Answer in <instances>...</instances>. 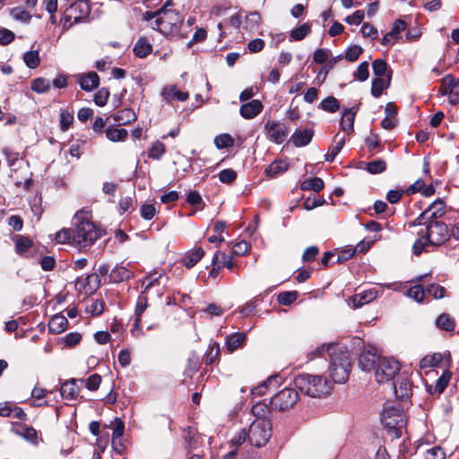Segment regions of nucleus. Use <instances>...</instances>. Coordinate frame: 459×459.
<instances>
[{
  "mask_svg": "<svg viewBox=\"0 0 459 459\" xmlns=\"http://www.w3.org/2000/svg\"><path fill=\"white\" fill-rule=\"evenodd\" d=\"M325 354L329 357L327 371L333 382L337 384L345 383L349 378L351 371L347 347L337 343L322 344L311 352V355L314 357H322Z\"/></svg>",
  "mask_w": 459,
  "mask_h": 459,
  "instance_id": "obj_1",
  "label": "nucleus"
},
{
  "mask_svg": "<svg viewBox=\"0 0 459 459\" xmlns=\"http://www.w3.org/2000/svg\"><path fill=\"white\" fill-rule=\"evenodd\" d=\"M143 20L152 22V28L168 38L179 39L185 37L181 32L183 19L179 13L173 9L161 7L156 12H146L143 14Z\"/></svg>",
  "mask_w": 459,
  "mask_h": 459,
  "instance_id": "obj_2",
  "label": "nucleus"
},
{
  "mask_svg": "<svg viewBox=\"0 0 459 459\" xmlns=\"http://www.w3.org/2000/svg\"><path fill=\"white\" fill-rule=\"evenodd\" d=\"M426 222V229L418 232V238L412 246L413 254L416 255L427 251L428 247L441 246L450 238V230L446 223L438 221Z\"/></svg>",
  "mask_w": 459,
  "mask_h": 459,
  "instance_id": "obj_3",
  "label": "nucleus"
},
{
  "mask_svg": "<svg viewBox=\"0 0 459 459\" xmlns=\"http://www.w3.org/2000/svg\"><path fill=\"white\" fill-rule=\"evenodd\" d=\"M73 244L86 248L101 236L100 230L91 221L88 212L81 210L73 218Z\"/></svg>",
  "mask_w": 459,
  "mask_h": 459,
  "instance_id": "obj_4",
  "label": "nucleus"
},
{
  "mask_svg": "<svg viewBox=\"0 0 459 459\" xmlns=\"http://www.w3.org/2000/svg\"><path fill=\"white\" fill-rule=\"evenodd\" d=\"M294 384L301 393L315 398L329 394L333 388V383L320 375H299L295 377Z\"/></svg>",
  "mask_w": 459,
  "mask_h": 459,
  "instance_id": "obj_5",
  "label": "nucleus"
},
{
  "mask_svg": "<svg viewBox=\"0 0 459 459\" xmlns=\"http://www.w3.org/2000/svg\"><path fill=\"white\" fill-rule=\"evenodd\" d=\"M381 422L391 435L398 438L401 437L407 420L403 410L394 406H385L381 413Z\"/></svg>",
  "mask_w": 459,
  "mask_h": 459,
  "instance_id": "obj_6",
  "label": "nucleus"
},
{
  "mask_svg": "<svg viewBox=\"0 0 459 459\" xmlns=\"http://www.w3.org/2000/svg\"><path fill=\"white\" fill-rule=\"evenodd\" d=\"M248 441L251 445L261 447L272 436V423L268 419H255L248 429Z\"/></svg>",
  "mask_w": 459,
  "mask_h": 459,
  "instance_id": "obj_7",
  "label": "nucleus"
},
{
  "mask_svg": "<svg viewBox=\"0 0 459 459\" xmlns=\"http://www.w3.org/2000/svg\"><path fill=\"white\" fill-rule=\"evenodd\" d=\"M299 398L295 388H284L274 394L271 401V409L285 411L292 409Z\"/></svg>",
  "mask_w": 459,
  "mask_h": 459,
  "instance_id": "obj_8",
  "label": "nucleus"
},
{
  "mask_svg": "<svg viewBox=\"0 0 459 459\" xmlns=\"http://www.w3.org/2000/svg\"><path fill=\"white\" fill-rule=\"evenodd\" d=\"M400 363L394 358L382 357L375 369V378L379 384L388 382L400 371Z\"/></svg>",
  "mask_w": 459,
  "mask_h": 459,
  "instance_id": "obj_9",
  "label": "nucleus"
},
{
  "mask_svg": "<svg viewBox=\"0 0 459 459\" xmlns=\"http://www.w3.org/2000/svg\"><path fill=\"white\" fill-rule=\"evenodd\" d=\"M381 358V352L377 347L371 344L365 345L359 358V367L367 372L375 370Z\"/></svg>",
  "mask_w": 459,
  "mask_h": 459,
  "instance_id": "obj_10",
  "label": "nucleus"
},
{
  "mask_svg": "<svg viewBox=\"0 0 459 459\" xmlns=\"http://www.w3.org/2000/svg\"><path fill=\"white\" fill-rule=\"evenodd\" d=\"M439 92L442 95L448 96L449 102L452 105H455L459 102V84L455 83V78L451 74L446 75L441 80Z\"/></svg>",
  "mask_w": 459,
  "mask_h": 459,
  "instance_id": "obj_11",
  "label": "nucleus"
},
{
  "mask_svg": "<svg viewBox=\"0 0 459 459\" xmlns=\"http://www.w3.org/2000/svg\"><path fill=\"white\" fill-rule=\"evenodd\" d=\"M67 18H74V23L86 19L91 13V5L88 0H80L71 4L68 9Z\"/></svg>",
  "mask_w": 459,
  "mask_h": 459,
  "instance_id": "obj_12",
  "label": "nucleus"
},
{
  "mask_svg": "<svg viewBox=\"0 0 459 459\" xmlns=\"http://www.w3.org/2000/svg\"><path fill=\"white\" fill-rule=\"evenodd\" d=\"M268 137L276 143H281L287 137V128L284 125L276 122H268L265 126Z\"/></svg>",
  "mask_w": 459,
  "mask_h": 459,
  "instance_id": "obj_13",
  "label": "nucleus"
},
{
  "mask_svg": "<svg viewBox=\"0 0 459 459\" xmlns=\"http://www.w3.org/2000/svg\"><path fill=\"white\" fill-rule=\"evenodd\" d=\"M264 108L262 102L258 100H253L240 106L239 113L245 119H252L259 115Z\"/></svg>",
  "mask_w": 459,
  "mask_h": 459,
  "instance_id": "obj_14",
  "label": "nucleus"
},
{
  "mask_svg": "<svg viewBox=\"0 0 459 459\" xmlns=\"http://www.w3.org/2000/svg\"><path fill=\"white\" fill-rule=\"evenodd\" d=\"M412 384L406 376H400L394 385V390L397 398L407 399L411 395Z\"/></svg>",
  "mask_w": 459,
  "mask_h": 459,
  "instance_id": "obj_15",
  "label": "nucleus"
},
{
  "mask_svg": "<svg viewBox=\"0 0 459 459\" xmlns=\"http://www.w3.org/2000/svg\"><path fill=\"white\" fill-rule=\"evenodd\" d=\"M12 431L30 442H36L37 431L32 427L16 422L12 424Z\"/></svg>",
  "mask_w": 459,
  "mask_h": 459,
  "instance_id": "obj_16",
  "label": "nucleus"
},
{
  "mask_svg": "<svg viewBox=\"0 0 459 459\" xmlns=\"http://www.w3.org/2000/svg\"><path fill=\"white\" fill-rule=\"evenodd\" d=\"M376 298L377 291L375 290H368L352 296L350 299V304L351 303L354 308H358L364 304L371 302Z\"/></svg>",
  "mask_w": 459,
  "mask_h": 459,
  "instance_id": "obj_17",
  "label": "nucleus"
},
{
  "mask_svg": "<svg viewBox=\"0 0 459 459\" xmlns=\"http://www.w3.org/2000/svg\"><path fill=\"white\" fill-rule=\"evenodd\" d=\"M78 82L82 90L91 91L99 86L100 78L95 72H91L86 74L80 75Z\"/></svg>",
  "mask_w": 459,
  "mask_h": 459,
  "instance_id": "obj_18",
  "label": "nucleus"
},
{
  "mask_svg": "<svg viewBox=\"0 0 459 459\" xmlns=\"http://www.w3.org/2000/svg\"><path fill=\"white\" fill-rule=\"evenodd\" d=\"M79 392L80 388L78 387L77 380L75 379L65 382L60 388L62 397L70 401L75 400L79 395Z\"/></svg>",
  "mask_w": 459,
  "mask_h": 459,
  "instance_id": "obj_19",
  "label": "nucleus"
},
{
  "mask_svg": "<svg viewBox=\"0 0 459 459\" xmlns=\"http://www.w3.org/2000/svg\"><path fill=\"white\" fill-rule=\"evenodd\" d=\"M357 111L358 108L354 107L348 109H344L342 112L340 126L341 128L347 134H351L353 132V124Z\"/></svg>",
  "mask_w": 459,
  "mask_h": 459,
  "instance_id": "obj_20",
  "label": "nucleus"
},
{
  "mask_svg": "<svg viewBox=\"0 0 459 459\" xmlns=\"http://www.w3.org/2000/svg\"><path fill=\"white\" fill-rule=\"evenodd\" d=\"M313 137V130L311 129H299L294 132L291 136V141L297 147L307 145Z\"/></svg>",
  "mask_w": 459,
  "mask_h": 459,
  "instance_id": "obj_21",
  "label": "nucleus"
},
{
  "mask_svg": "<svg viewBox=\"0 0 459 459\" xmlns=\"http://www.w3.org/2000/svg\"><path fill=\"white\" fill-rule=\"evenodd\" d=\"M68 320L63 315L53 316L48 323V330L52 333H61L66 330Z\"/></svg>",
  "mask_w": 459,
  "mask_h": 459,
  "instance_id": "obj_22",
  "label": "nucleus"
},
{
  "mask_svg": "<svg viewBox=\"0 0 459 459\" xmlns=\"http://www.w3.org/2000/svg\"><path fill=\"white\" fill-rule=\"evenodd\" d=\"M247 335L244 333H235L227 337L225 342L226 349L232 352L242 347L246 342Z\"/></svg>",
  "mask_w": 459,
  "mask_h": 459,
  "instance_id": "obj_23",
  "label": "nucleus"
},
{
  "mask_svg": "<svg viewBox=\"0 0 459 459\" xmlns=\"http://www.w3.org/2000/svg\"><path fill=\"white\" fill-rule=\"evenodd\" d=\"M428 219L436 221V219L442 217L446 212V204L444 201L438 199L433 202L428 209L425 210Z\"/></svg>",
  "mask_w": 459,
  "mask_h": 459,
  "instance_id": "obj_24",
  "label": "nucleus"
},
{
  "mask_svg": "<svg viewBox=\"0 0 459 459\" xmlns=\"http://www.w3.org/2000/svg\"><path fill=\"white\" fill-rule=\"evenodd\" d=\"M162 96L167 101H172L175 99L185 101L189 97L186 91H178L174 85L165 87L162 91Z\"/></svg>",
  "mask_w": 459,
  "mask_h": 459,
  "instance_id": "obj_25",
  "label": "nucleus"
},
{
  "mask_svg": "<svg viewBox=\"0 0 459 459\" xmlns=\"http://www.w3.org/2000/svg\"><path fill=\"white\" fill-rule=\"evenodd\" d=\"M391 74H387L386 78H377L372 81L371 94L375 98L382 95L383 91L390 86Z\"/></svg>",
  "mask_w": 459,
  "mask_h": 459,
  "instance_id": "obj_26",
  "label": "nucleus"
},
{
  "mask_svg": "<svg viewBox=\"0 0 459 459\" xmlns=\"http://www.w3.org/2000/svg\"><path fill=\"white\" fill-rule=\"evenodd\" d=\"M15 251L19 255L26 256L33 242L28 237L18 235L14 238Z\"/></svg>",
  "mask_w": 459,
  "mask_h": 459,
  "instance_id": "obj_27",
  "label": "nucleus"
},
{
  "mask_svg": "<svg viewBox=\"0 0 459 459\" xmlns=\"http://www.w3.org/2000/svg\"><path fill=\"white\" fill-rule=\"evenodd\" d=\"M204 250L202 247H196L186 255L184 258V264L187 268H192L204 257Z\"/></svg>",
  "mask_w": 459,
  "mask_h": 459,
  "instance_id": "obj_28",
  "label": "nucleus"
},
{
  "mask_svg": "<svg viewBox=\"0 0 459 459\" xmlns=\"http://www.w3.org/2000/svg\"><path fill=\"white\" fill-rule=\"evenodd\" d=\"M148 307V299L144 295V290L141 293V295L137 299L136 306H135V320L134 324V327H139L141 323V316L146 310Z\"/></svg>",
  "mask_w": 459,
  "mask_h": 459,
  "instance_id": "obj_29",
  "label": "nucleus"
},
{
  "mask_svg": "<svg viewBox=\"0 0 459 459\" xmlns=\"http://www.w3.org/2000/svg\"><path fill=\"white\" fill-rule=\"evenodd\" d=\"M152 47L145 38L139 39L134 47V52L140 58L146 57L152 52Z\"/></svg>",
  "mask_w": 459,
  "mask_h": 459,
  "instance_id": "obj_30",
  "label": "nucleus"
},
{
  "mask_svg": "<svg viewBox=\"0 0 459 459\" xmlns=\"http://www.w3.org/2000/svg\"><path fill=\"white\" fill-rule=\"evenodd\" d=\"M113 118L115 122L120 125H126L136 119V115L134 111L131 108H124L118 110L114 116Z\"/></svg>",
  "mask_w": 459,
  "mask_h": 459,
  "instance_id": "obj_31",
  "label": "nucleus"
},
{
  "mask_svg": "<svg viewBox=\"0 0 459 459\" xmlns=\"http://www.w3.org/2000/svg\"><path fill=\"white\" fill-rule=\"evenodd\" d=\"M450 377L451 372L445 371L442 376L439 377V378L436 381L435 385H430L428 386V391L432 393V388H435L437 394H442L447 386Z\"/></svg>",
  "mask_w": 459,
  "mask_h": 459,
  "instance_id": "obj_32",
  "label": "nucleus"
},
{
  "mask_svg": "<svg viewBox=\"0 0 459 459\" xmlns=\"http://www.w3.org/2000/svg\"><path fill=\"white\" fill-rule=\"evenodd\" d=\"M105 133L107 138L111 142L125 141L128 135V133L126 129L116 127H108Z\"/></svg>",
  "mask_w": 459,
  "mask_h": 459,
  "instance_id": "obj_33",
  "label": "nucleus"
},
{
  "mask_svg": "<svg viewBox=\"0 0 459 459\" xmlns=\"http://www.w3.org/2000/svg\"><path fill=\"white\" fill-rule=\"evenodd\" d=\"M133 276L131 271L124 266H116L110 273V278L115 282L123 281L128 280Z\"/></svg>",
  "mask_w": 459,
  "mask_h": 459,
  "instance_id": "obj_34",
  "label": "nucleus"
},
{
  "mask_svg": "<svg viewBox=\"0 0 459 459\" xmlns=\"http://www.w3.org/2000/svg\"><path fill=\"white\" fill-rule=\"evenodd\" d=\"M280 380V377L271 376L269 377L262 385L255 387L252 391L253 394L255 395H263L264 394V390L268 387L274 388L278 385Z\"/></svg>",
  "mask_w": 459,
  "mask_h": 459,
  "instance_id": "obj_35",
  "label": "nucleus"
},
{
  "mask_svg": "<svg viewBox=\"0 0 459 459\" xmlns=\"http://www.w3.org/2000/svg\"><path fill=\"white\" fill-rule=\"evenodd\" d=\"M443 359L441 353H434L431 355H427L423 359H421L420 362V368H429L437 367Z\"/></svg>",
  "mask_w": 459,
  "mask_h": 459,
  "instance_id": "obj_36",
  "label": "nucleus"
},
{
  "mask_svg": "<svg viewBox=\"0 0 459 459\" xmlns=\"http://www.w3.org/2000/svg\"><path fill=\"white\" fill-rule=\"evenodd\" d=\"M368 249V247H365V243L363 241H361L360 243H359L357 245L356 247H351V248L341 251L338 254L337 261L338 262L346 261V260L350 259L351 257H352L355 255V253L357 252V250H359L361 252V251H365Z\"/></svg>",
  "mask_w": 459,
  "mask_h": 459,
  "instance_id": "obj_37",
  "label": "nucleus"
},
{
  "mask_svg": "<svg viewBox=\"0 0 459 459\" xmlns=\"http://www.w3.org/2000/svg\"><path fill=\"white\" fill-rule=\"evenodd\" d=\"M300 188L319 192L324 188V181L320 178H312L302 182Z\"/></svg>",
  "mask_w": 459,
  "mask_h": 459,
  "instance_id": "obj_38",
  "label": "nucleus"
},
{
  "mask_svg": "<svg viewBox=\"0 0 459 459\" xmlns=\"http://www.w3.org/2000/svg\"><path fill=\"white\" fill-rule=\"evenodd\" d=\"M288 169V164L285 161L278 160L271 163L265 169V173L269 177H275Z\"/></svg>",
  "mask_w": 459,
  "mask_h": 459,
  "instance_id": "obj_39",
  "label": "nucleus"
},
{
  "mask_svg": "<svg viewBox=\"0 0 459 459\" xmlns=\"http://www.w3.org/2000/svg\"><path fill=\"white\" fill-rule=\"evenodd\" d=\"M214 144L217 149L231 147L234 144V139L229 134H221L215 136Z\"/></svg>",
  "mask_w": 459,
  "mask_h": 459,
  "instance_id": "obj_40",
  "label": "nucleus"
},
{
  "mask_svg": "<svg viewBox=\"0 0 459 459\" xmlns=\"http://www.w3.org/2000/svg\"><path fill=\"white\" fill-rule=\"evenodd\" d=\"M252 412L256 419H267L266 415L270 412V407L265 402H257L253 405Z\"/></svg>",
  "mask_w": 459,
  "mask_h": 459,
  "instance_id": "obj_41",
  "label": "nucleus"
},
{
  "mask_svg": "<svg viewBox=\"0 0 459 459\" xmlns=\"http://www.w3.org/2000/svg\"><path fill=\"white\" fill-rule=\"evenodd\" d=\"M50 89V82L45 78H36L31 82V90L37 93H45Z\"/></svg>",
  "mask_w": 459,
  "mask_h": 459,
  "instance_id": "obj_42",
  "label": "nucleus"
},
{
  "mask_svg": "<svg viewBox=\"0 0 459 459\" xmlns=\"http://www.w3.org/2000/svg\"><path fill=\"white\" fill-rule=\"evenodd\" d=\"M23 61L29 68L34 69L39 65L40 58L38 51H29L23 55Z\"/></svg>",
  "mask_w": 459,
  "mask_h": 459,
  "instance_id": "obj_43",
  "label": "nucleus"
},
{
  "mask_svg": "<svg viewBox=\"0 0 459 459\" xmlns=\"http://www.w3.org/2000/svg\"><path fill=\"white\" fill-rule=\"evenodd\" d=\"M386 169V163L384 160L378 159L367 164V170L370 174H378Z\"/></svg>",
  "mask_w": 459,
  "mask_h": 459,
  "instance_id": "obj_44",
  "label": "nucleus"
},
{
  "mask_svg": "<svg viewBox=\"0 0 459 459\" xmlns=\"http://www.w3.org/2000/svg\"><path fill=\"white\" fill-rule=\"evenodd\" d=\"M298 299L297 291H282L278 294L277 300L281 305L289 306Z\"/></svg>",
  "mask_w": 459,
  "mask_h": 459,
  "instance_id": "obj_45",
  "label": "nucleus"
},
{
  "mask_svg": "<svg viewBox=\"0 0 459 459\" xmlns=\"http://www.w3.org/2000/svg\"><path fill=\"white\" fill-rule=\"evenodd\" d=\"M165 145L161 142L156 141L152 143L151 149L149 150V157L154 160H160L165 153Z\"/></svg>",
  "mask_w": 459,
  "mask_h": 459,
  "instance_id": "obj_46",
  "label": "nucleus"
},
{
  "mask_svg": "<svg viewBox=\"0 0 459 459\" xmlns=\"http://www.w3.org/2000/svg\"><path fill=\"white\" fill-rule=\"evenodd\" d=\"M311 31V28L307 23H304L301 26L294 29L290 32V37L294 40H301Z\"/></svg>",
  "mask_w": 459,
  "mask_h": 459,
  "instance_id": "obj_47",
  "label": "nucleus"
},
{
  "mask_svg": "<svg viewBox=\"0 0 459 459\" xmlns=\"http://www.w3.org/2000/svg\"><path fill=\"white\" fill-rule=\"evenodd\" d=\"M320 107L325 111L334 113L339 109V102L334 97L330 96L321 101Z\"/></svg>",
  "mask_w": 459,
  "mask_h": 459,
  "instance_id": "obj_48",
  "label": "nucleus"
},
{
  "mask_svg": "<svg viewBox=\"0 0 459 459\" xmlns=\"http://www.w3.org/2000/svg\"><path fill=\"white\" fill-rule=\"evenodd\" d=\"M406 295L417 302H421L425 297V290L421 285L416 284L406 291Z\"/></svg>",
  "mask_w": 459,
  "mask_h": 459,
  "instance_id": "obj_49",
  "label": "nucleus"
},
{
  "mask_svg": "<svg viewBox=\"0 0 459 459\" xmlns=\"http://www.w3.org/2000/svg\"><path fill=\"white\" fill-rule=\"evenodd\" d=\"M12 17L19 22H30L31 19L30 13L21 7H14L11 11Z\"/></svg>",
  "mask_w": 459,
  "mask_h": 459,
  "instance_id": "obj_50",
  "label": "nucleus"
},
{
  "mask_svg": "<svg viewBox=\"0 0 459 459\" xmlns=\"http://www.w3.org/2000/svg\"><path fill=\"white\" fill-rule=\"evenodd\" d=\"M437 326L446 331H452L454 329V322L448 315H440L436 321Z\"/></svg>",
  "mask_w": 459,
  "mask_h": 459,
  "instance_id": "obj_51",
  "label": "nucleus"
},
{
  "mask_svg": "<svg viewBox=\"0 0 459 459\" xmlns=\"http://www.w3.org/2000/svg\"><path fill=\"white\" fill-rule=\"evenodd\" d=\"M56 241L59 244H73V230L62 229L56 234Z\"/></svg>",
  "mask_w": 459,
  "mask_h": 459,
  "instance_id": "obj_52",
  "label": "nucleus"
},
{
  "mask_svg": "<svg viewBox=\"0 0 459 459\" xmlns=\"http://www.w3.org/2000/svg\"><path fill=\"white\" fill-rule=\"evenodd\" d=\"M261 17L259 13L253 12L247 16L246 28L249 30H256L259 26Z\"/></svg>",
  "mask_w": 459,
  "mask_h": 459,
  "instance_id": "obj_53",
  "label": "nucleus"
},
{
  "mask_svg": "<svg viewBox=\"0 0 459 459\" xmlns=\"http://www.w3.org/2000/svg\"><path fill=\"white\" fill-rule=\"evenodd\" d=\"M374 74L378 78H383L386 73L387 64L383 59H376L372 64Z\"/></svg>",
  "mask_w": 459,
  "mask_h": 459,
  "instance_id": "obj_54",
  "label": "nucleus"
},
{
  "mask_svg": "<svg viewBox=\"0 0 459 459\" xmlns=\"http://www.w3.org/2000/svg\"><path fill=\"white\" fill-rule=\"evenodd\" d=\"M237 178V172L230 169H222L219 173V179L221 183L230 184Z\"/></svg>",
  "mask_w": 459,
  "mask_h": 459,
  "instance_id": "obj_55",
  "label": "nucleus"
},
{
  "mask_svg": "<svg viewBox=\"0 0 459 459\" xmlns=\"http://www.w3.org/2000/svg\"><path fill=\"white\" fill-rule=\"evenodd\" d=\"M368 63L367 61L362 62L354 73V77L360 82H365L368 80Z\"/></svg>",
  "mask_w": 459,
  "mask_h": 459,
  "instance_id": "obj_56",
  "label": "nucleus"
},
{
  "mask_svg": "<svg viewBox=\"0 0 459 459\" xmlns=\"http://www.w3.org/2000/svg\"><path fill=\"white\" fill-rule=\"evenodd\" d=\"M60 126L63 131H66L74 121V116L66 110H62L60 114Z\"/></svg>",
  "mask_w": 459,
  "mask_h": 459,
  "instance_id": "obj_57",
  "label": "nucleus"
},
{
  "mask_svg": "<svg viewBox=\"0 0 459 459\" xmlns=\"http://www.w3.org/2000/svg\"><path fill=\"white\" fill-rule=\"evenodd\" d=\"M109 97V92L107 89H100L96 94L94 95V102L99 107H103L106 105L108 100Z\"/></svg>",
  "mask_w": 459,
  "mask_h": 459,
  "instance_id": "obj_58",
  "label": "nucleus"
},
{
  "mask_svg": "<svg viewBox=\"0 0 459 459\" xmlns=\"http://www.w3.org/2000/svg\"><path fill=\"white\" fill-rule=\"evenodd\" d=\"M362 51H363L362 48L359 47V46L350 47L346 50L345 58L348 61L354 62V61H356L359 57V56L362 53Z\"/></svg>",
  "mask_w": 459,
  "mask_h": 459,
  "instance_id": "obj_59",
  "label": "nucleus"
},
{
  "mask_svg": "<svg viewBox=\"0 0 459 459\" xmlns=\"http://www.w3.org/2000/svg\"><path fill=\"white\" fill-rule=\"evenodd\" d=\"M427 292L435 299H441L445 296L446 290L444 287L433 283L428 286Z\"/></svg>",
  "mask_w": 459,
  "mask_h": 459,
  "instance_id": "obj_60",
  "label": "nucleus"
},
{
  "mask_svg": "<svg viewBox=\"0 0 459 459\" xmlns=\"http://www.w3.org/2000/svg\"><path fill=\"white\" fill-rule=\"evenodd\" d=\"M445 453L440 446H433L427 450L426 459H445Z\"/></svg>",
  "mask_w": 459,
  "mask_h": 459,
  "instance_id": "obj_61",
  "label": "nucleus"
},
{
  "mask_svg": "<svg viewBox=\"0 0 459 459\" xmlns=\"http://www.w3.org/2000/svg\"><path fill=\"white\" fill-rule=\"evenodd\" d=\"M156 208L153 204H145L141 207V216L144 220H152L156 214Z\"/></svg>",
  "mask_w": 459,
  "mask_h": 459,
  "instance_id": "obj_62",
  "label": "nucleus"
},
{
  "mask_svg": "<svg viewBox=\"0 0 459 459\" xmlns=\"http://www.w3.org/2000/svg\"><path fill=\"white\" fill-rule=\"evenodd\" d=\"M15 38L14 33L5 28L0 29V44L3 46L10 44Z\"/></svg>",
  "mask_w": 459,
  "mask_h": 459,
  "instance_id": "obj_63",
  "label": "nucleus"
},
{
  "mask_svg": "<svg viewBox=\"0 0 459 459\" xmlns=\"http://www.w3.org/2000/svg\"><path fill=\"white\" fill-rule=\"evenodd\" d=\"M87 310L93 316H99L104 311V303L100 299H95L87 307Z\"/></svg>",
  "mask_w": 459,
  "mask_h": 459,
  "instance_id": "obj_64",
  "label": "nucleus"
}]
</instances>
